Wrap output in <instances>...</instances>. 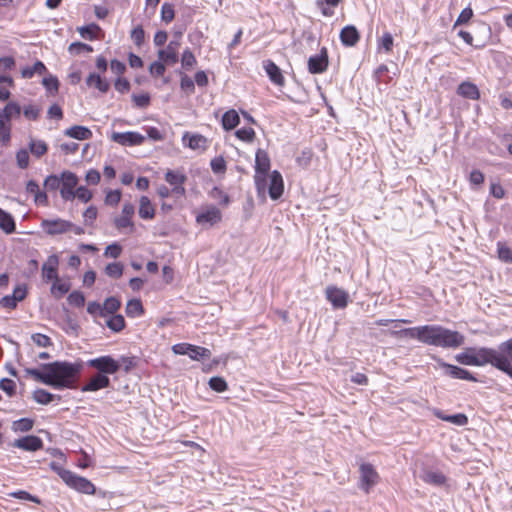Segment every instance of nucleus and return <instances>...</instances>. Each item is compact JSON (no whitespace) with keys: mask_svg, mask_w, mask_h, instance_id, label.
Listing matches in <instances>:
<instances>
[{"mask_svg":"<svg viewBox=\"0 0 512 512\" xmlns=\"http://www.w3.org/2000/svg\"><path fill=\"white\" fill-rule=\"evenodd\" d=\"M455 359L463 365L491 364L512 379V338L501 343L497 350L486 347L468 348L465 352L457 354Z\"/></svg>","mask_w":512,"mask_h":512,"instance_id":"f257e3e1","label":"nucleus"},{"mask_svg":"<svg viewBox=\"0 0 512 512\" xmlns=\"http://www.w3.org/2000/svg\"><path fill=\"white\" fill-rule=\"evenodd\" d=\"M395 337L405 336L420 342L441 347L456 349L465 342V336L458 331L450 330L441 325H423L391 331Z\"/></svg>","mask_w":512,"mask_h":512,"instance_id":"f03ea898","label":"nucleus"},{"mask_svg":"<svg viewBox=\"0 0 512 512\" xmlns=\"http://www.w3.org/2000/svg\"><path fill=\"white\" fill-rule=\"evenodd\" d=\"M81 364L66 361H55L44 364L43 369L49 371V386L55 389L73 388L81 371Z\"/></svg>","mask_w":512,"mask_h":512,"instance_id":"7ed1b4c3","label":"nucleus"},{"mask_svg":"<svg viewBox=\"0 0 512 512\" xmlns=\"http://www.w3.org/2000/svg\"><path fill=\"white\" fill-rule=\"evenodd\" d=\"M270 169V158L266 151L258 149L255 157V185L258 190L264 191L266 187V174Z\"/></svg>","mask_w":512,"mask_h":512,"instance_id":"20e7f679","label":"nucleus"},{"mask_svg":"<svg viewBox=\"0 0 512 512\" xmlns=\"http://www.w3.org/2000/svg\"><path fill=\"white\" fill-rule=\"evenodd\" d=\"M60 478L69 487L77 490L78 492L85 493V494H94L95 493V486L90 480H88L82 476H78L77 474L73 473L72 471H61Z\"/></svg>","mask_w":512,"mask_h":512,"instance_id":"39448f33","label":"nucleus"},{"mask_svg":"<svg viewBox=\"0 0 512 512\" xmlns=\"http://www.w3.org/2000/svg\"><path fill=\"white\" fill-rule=\"evenodd\" d=\"M87 365L103 375L115 374L121 368L120 362L109 355L90 359L87 361Z\"/></svg>","mask_w":512,"mask_h":512,"instance_id":"423d86ee","label":"nucleus"},{"mask_svg":"<svg viewBox=\"0 0 512 512\" xmlns=\"http://www.w3.org/2000/svg\"><path fill=\"white\" fill-rule=\"evenodd\" d=\"M40 226L46 234H48L50 236H55V235L64 234V233L70 231L72 222L61 219V218L43 219L41 221Z\"/></svg>","mask_w":512,"mask_h":512,"instance_id":"0eeeda50","label":"nucleus"},{"mask_svg":"<svg viewBox=\"0 0 512 512\" xmlns=\"http://www.w3.org/2000/svg\"><path fill=\"white\" fill-rule=\"evenodd\" d=\"M327 300L336 309H343L348 305L349 295L348 293L336 286H328L325 290Z\"/></svg>","mask_w":512,"mask_h":512,"instance_id":"6e6552de","label":"nucleus"},{"mask_svg":"<svg viewBox=\"0 0 512 512\" xmlns=\"http://www.w3.org/2000/svg\"><path fill=\"white\" fill-rule=\"evenodd\" d=\"M187 177L179 170H167L165 173V181L172 186V193L177 196L185 194L184 183Z\"/></svg>","mask_w":512,"mask_h":512,"instance_id":"1a4fd4ad","label":"nucleus"},{"mask_svg":"<svg viewBox=\"0 0 512 512\" xmlns=\"http://www.w3.org/2000/svg\"><path fill=\"white\" fill-rule=\"evenodd\" d=\"M111 139L122 146H138L144 143L145 136L133 131L114 132Z\"/></svg>","mask_w":512,"mask_h":512,"instance_id":"9d476101","label":"nucleus"},{"mask_svg":"<svg viewBox=\"0 0 512 512\" xmlns=\"http://www.w3.org/2000/svg\"><path fill=\"white\" fill-rule=\"evenodd\" d=\"M135 213V207L132 203H124L121 211V215L114 220V225L118 230L126 228L130 229V232L134 231V223L132 217Z\"/></svg>","mask_w":512,"mask_h":512,"instance_id":"9b49d317","label":"nucleus"},{"mask_svg":"<svg viewBox=\"0 0 512 512\" xmlns=\"http://www.w3.org/2000/svg\"><path fill=\"white\" fill-rule=\"evenodd\" d=\"M437 363H438L439 367L445 369L444 374L449 376V377H451V378L462 379V380H467V381H472V382H476L477 381L476 377L473 376L466 369H463L461 367H458V366H455V365H452V364H448V363L444 362L440 358L437 359Z\"/></svg>","mask_w":512,"mask_h":512,"instance_id":"f8f14e48","label":"nucleus"},{"mask_svg":"<svg viewBox=\"0 0 512 512\" xmlns=\"http://www.w3.org/2000/svg\"><path fill=\"white\" fill-rule=\"evenodd\" d=\"M361 488L369 492L370 488L379 481V475L370 463L360 465Z\"/></svg>","mask_w":512,"mask_h":512,"instance_id":"ddd939ff","label":"nucleus"},{"mask_svg":"<svg viewBox=\"0 0 512 512\" xmlns=\"http://www.w3.org/2000/svg\"><path fill=\"white\" fill-rule=\"evenodd\" d=\"M180 47L179 40H171L166 48L160 49L157 53L158 59L167 65H174L178 62V51Z\"/></svg>","mask_w":512,"mask_h":512,"instance_id":"4468645a","label":"nucleus"},{"mask_svg":"<svg viewBox=\"0 0 512 512\" xmlns=\"http://www.w3.org/2000/svg\"><path fill=\"white\" fill-rule=\"evenodd\" d=\"M328 67V53L327 49L323 47L320 53L311 56L308 59V70L312 74H321L327 70Z\"/></svg>","mask_w":512,"mask_h":512,"instance_id":"2eb2a0df","label":"nucleus"},{"mask_svg":"<svg viewBox=\"0 0 512 512\" xmlns=\"http://www.w3.org/2000/svg\"><path fill=\"white\" fill-rule=\"evenodd\" d=\"M11 445L24 451L35 452L43 448V441L38 436L28 435L15 439Z\"/></svg>","mask_w":512,"mask_h":512,"instance_id":"dca6fc26","label":"nucleus"},{"mask_svg":"<svg viewBox=\"0 0 512 512\" xmlns=\"http://www.w3.org/2000/svg\"><path fill=\"white\" fill-rule=\"evenodd\" d=\"M222 219L221 211L216 206H210L196 216V222L202 226H213Z\"/></svg>","mask_w":512,"mask_h":512,"instance_id":"f3484780","label":"nucleus"},{"mask_svg":"<svg viewBox=\"0 0 512 512\" xmlns=\"http://www.w3.org/2000/svg\"><path fill=\"white\" fill-rule=\"evenodd\" d=\"M59 264L58 256L50 255L42 265V278L45 282L56 280L58 277L57 268Z\"/></svg>","mask_w":512,"mask_h":512,"instance_id":"a211bd4d","label":"nucleus"},{"mask_svg":"<svg viewBox=\"0 0 512 512\" xmlns=\"http://www.w3.org/2000/svg\"><path fill=\"white\" fill-rule=\"evenodd\" d=\"M284 191V182L282 175L277 170H274L270 174V184H269V196L272 200L279 199Z\"/></svg>","mask_w":512,"mask_h":512,"instance_id":"6ab92c4d","label":"nucleus"},{"mask_svg":"<svg viewBox=\"0 0 512 512\" xmlns=\"http://www.w3.org/2000/svg\"><path fill=\"white\" fill-rule=\"evenodd\" d=\"M110 385V379L107 375L100 373L92 376L89 381L84 384L81 388L83 392H94L103 388H107Z\"/></svg>","mask_w":512,"mask_h":512,"instance_id":"aec40b11","label":"nucleus"},{"mask_svg":"<svg viewBox=\"0 0 512 512\" xmlns=\"http://www.w3.org/2000/svg\"><path fill=\"white\" fill-rule=\"evenodd\" d=\"M360 39L358 30L353 25L345 26L340 32V40L344 46H355Z\"/></svg>","mask_w":512,"mask_h":512,"instance_id":"412c9836","label":"nucleus"},{"mask_svg":"<svg viewBox=\"0 0 512 512\" xmlns=\"http://www.w3.org/2000/svg\"><path fill=\"white\" fill-rule=\"evenodd\" d=\"M263 67L269 77V79L278 86L284 85V77L280 68L271 60H266L263 62Z\"/></svg>","mask_w":512,"mask_h":512,"instance_id":"4be33fe9","label":"nucleus"},{"mask_svg":"<svg viewBox=\"0 0 512 512\" xmlns=\"http://www.w3.org/2000/svg\"><path fill=\"white\" fill-rule=\"evenodd\" d=\"M457 94L463 98L471 100H478L480 98V91L478 87L470 81H463L460 83L457 88Z\"/></svg>","mask_w":512,"mask_h":512,"instance_id":"5701e85b","label":"nucleus"},{"mask_svg":"<svg viewBox=\"0 0 512 512\" xmlns=\"http://www.w3.org/2000/svg\"><path fill=\"white\" fill-rule=\"evenodd\" d=\"M183 140H187V146L192 150L204 151L208 147V139L200 134L185 133Z\"/></svg>","mask_w":512,"mask_h":512,"instance_id":"b1692460","label":"nucleus"},{"mask_svg":"<svg viewBox=\"0 0 512 512\" xmlns=\"http://www.w3.org/2000/svg\"><path fill=\"white\" fill-rule=\"evenodd\" d=\"M433 414L438 418L446 422H450L456 426H465L468 424V417L463 413L455 415H445L440 409H433Z\"/></svg>","mask_w":512,"mask_h":512,"instance_id":"393cba45","label":"nucleus"},{"mask_svg":"<svg viewBox=\"0 0 512 512\" xmlns=\"http://www.w3.org/2000/svg\"><path fill=\"white\" fill-rule=\"evenodd\" d=\"M422 480L425 483L434 485V486H444L446 485L447 478L446 476L440 472V471H434V470H426L423 472Z\"/></svg>","mask_w":512,"mask_h":512,"instance_id":"a878e982","label":"nucleus"},{"mask_svg":"<svg viewBox=\"0 0 512 512\" xmlns=\"http://www.w3.org/2000/svg\"><path fill=\"white\" fill-rule=\"evenodd\" d=\"M77 31L84 39H88L90 41L99 39L100 34H102V29L99 25L95 23H91L87 26H81L77 28Z\"/></svg>","mask_w":512,"mask_h":512,"instance_id":"bb28decb","label":"nucleus"},{"mask_svg":"<svg viewBox=\"0 0 512 512\" xmlns=\"http://www.w3.org/2000/svg\"><path fill=\"white\" fill-rule=\"evenodd\" d=\"M64 134L77 140H88L92 137V132L84 126H72L65 130Z\"/></svg>","mask_w":512,"mask_h":512,"instance_id":"cd10ccee","label":"nucleus"},{"mask_svg":"<svg viewBox=\"0 0 512 512\" xmlns=\"http://www.w3.org/2000/svg\"><path fill=\"white\" fill-rule=\"evenodd\" d=\"M0 229L6 234H12L16 230L13 216L0 208Z\"/></svg>","mask_w":512,"mask_h":512,"instance_id":"c85d7f7f","label":"nucleus"},{"mask_svg":"<svg viewBox=\"0 0 512 512\" xmlns=\"http://www.w3.org/2000/svg\"><path fill=\"white\" fill-rule=\"evenodd\" d=\"M221 122L223 129L229 131L239 124L240 118L234 109H230L223 114Z\"/></svg>","mask_w":512,"mask_h":512,"instance_id":"c756f323","label":"nucleus"},{"mask_svg":"<svg viewBox=\"0 0 512 512\" xmlns=\"http://www.w3.org/2000/svg\"><path fill=\"white\" fill-rule=\"evenodd\" d=\"M139 216L142 219H153L155 216V209L147 196H142L139 201Z\"/></svg>","mask_w":512,"mask_h":512,"instance_id":"7c9ffc66","label":"nucleus"},{"mask_svg":"<svg viewBox=\"0 0 512 512\" xmlns=\"http://www.w3.org/2000/svg\"><path fill=\"white\" fill-rule=\"evenodd\" d=\"M86 84L90 87L95 86L102 93H106L110 88L109 82L103 79L99 74L95 73H91L87 77Z\"/></svg>","mask_w":512,"mask_h":512,"instance_id":"2f4dec72","label":"nucleus"},{"mask_svg":"<svg viewBox=\"0 0 512 512\" xmlns=\"http://www.w3.org/2000/svg\"><path fill=\"white\" fill-rule=\"evenodd\" d=\"M126 315L130 318H137L144 314V308L139 299H131L125 308Z\"/></svg>","mask_w":512,"mask_h":512,"instance_id":"473e14b6","label":"nucleus"},{"mask_svg":"<svg viewBox=\"0 0 512 512\" xmlns=\"http://www.w3.org/2000/svg\"><path fill=\"white\" fill-rule=\"evenodd\" d=\"M21 107L17 102H9L3 109H0L1 116L11 122L12 118L19 117L21 114Z\"/></svg>","mask_w":512,"mask_h":512,"instance_id":"72a5a7b5","label":"nucleus"},{"mask_svg":"<svg viewBox=\"0 0 512 512\" xmlns=\"http://www.w3.org/2000/svg\"><path fill=\"white\" fill-rule=\"evenodd\" d=\"M46 72V66L42 61H36L33 66H27L21 70V75L25 79L32 78L35 74L42 75Z\"/></svg>","mask_w":512,"mask_h":512,"instance_id":"f704fd0d","label":"nucleus"},{"mask_svg":"<svg viewBox=\"0 0 512 512\" xmlns=\"http://www.w3.org/2000/svg\"><path fill=\"white\" fill-rule=\"evenodd\" d=\"M33 399L39 404L47 405L54 401L55 399L59 400L60 396L54 395L45 389L39 388L33 392Z\"/></svg>","mask_w":512,"mask_h":512,"instance_id":"c9c22d12","label":"nucleus"},{"mask_svg":"<svg viewBox=\"0 0 512 512\" xmlns=\"http://www.w3.org/2000/svg\"><path fill=\"white\" fill-rule=\"evenodd\" d=\"M342 0H317L316 5L321 9L322 14L325 17H331L334 15L333 8L338 6Z\"/></svg>","mask_w":512,"mask_h":512,"instance_id":"e433bc0d","label":"nucleus"},{"mask_svg":"<svg viewBox=\"0 0 512 512\" xmlns=\"http://www.w3.org/2000/svg\"><path fill=\"white\" fill-rule=\"evenodd\" d=\"M70 283L69 282H63L59 278L53 281L52 287H51V293L56 298H61L63 295H65L70 290Z\"/></svg>","mask_w":512,"mask_h":512,"instance_id":"4c0bfd02","label":"nucleus"},{"mask_svg":"<svg viewBox=\"0 0 512 512\" xmlns=\"http://www.w3.org/2000/svg\"><path fill=\"white\" fill-rule=\"evenodd\" d=\"M188 356L192 360H203V359H209L211 357V351L205 347L196 346L191 344V350L190 354Z\"/></svg>","mask_w":512,"mask_h":512,"instance_id":"58836bf2","label":"nucleus"},{"mask_svg":"<svg viewBox=\"0 0 512 512\" xmlns=\"http://www.w3.org/2000/svg\"><path fill=\"white\" fill-rule=\"evenodd\" d=\"M78 184V177L75 173L64 171L61 174V187L68 189H75Z\"/></svg>","mask_w":512,"mask_h":512,"instance_id":"ea45409f","label":"nucleus"},{"mask_svg":"<svg viewBox=\"0 0 512 512\" xmlns=\"http://www.w3.org/2000/svg\"><path fill=\"white\" fill-rule=\"evenodd\" d=\"M33 420L29 418H21L12 423V430L15 432H28L33 428Z\"/></svg>","mask_w":512,"mask_h":512,"instance_id":"a19ab883","label":"nucleus"},{"mask_svg":"<svg viewBox=\"0 0 512 512\" xmlns=\"http://www.w3.org/2000/svg\"><path fill=\"white\" fill-rule=\"evenodd\" d=\"M107 326L114 332H120L125 327L124 317L120 314L113 315L106 322Z\"/></svg>","mask_w":512,"mask_h":512,"instance_id":"79ce46f5","label":"nucleus"},{"mask_svg":"<svg viewBox=\"0 0 512 512\" xmlns=\"http://www.w3.org/2000/svg\"><path fill=\"white\" fill-rule=\"evenodd\" d=\"M29 148L31 153L36 157L43 156L48 150L47 144L42 140H32L29 144Z\"/></svg>","mask_w":512,"mask_h":512,"instance_id":"37998d69","label":"nucleus"},{"mask_svg":"<svg viewBox=\"0 0 512 512\" xmlns=\"http://www.w3.org/2000/svg\"><path fill=\"white\" fill-rule=\"evenodd\" d=\"M120 306L121 302L116 297L107 298L104 301L103 305H101L102 311H105L106 313L109 314H114L120 308Z\"/></svg>","mask_w":512,"mask_h":512,"instance_id":"c03bdc74","label":"nucleus"},{"mask_svg":"<svg viewBox=\"0 0 512 512\" xmlns=\"http://www.w3.org/2000/svg\"><path fill=\"white\" fill-rule=\"evenodd\" d=\"M28 375H31L34 377L35 380L42 382L43 384L49 385L50 377H49V371L41 372L38 369L35 368H28L25 370Z\"/></svg>","mask_w":512,"mask_h":512,"instance_id":"a18cd8bd","label":"nucleus"},{"mask_svg":"<svg viewBox=\"0 0 512 512\" xmlns=\"http://www.w3.org/2000/svg\"><path fill=\"white\" fill-rule=\"evenodd\" d=\"M105 273L112 278H120L123 274V265L119 262L109 263L105 268Z\"/></svg>","mask_w":512,"mask_h":512,"instance_id":"49530a36","label":"nucleus"},{"mask_svg":"<svg viewBox=\"0 0 512 512\" xmlns=\"http://www.w3.org/2000/svg\"><path fill=\"white\" fill-rule=\"evenodd\" d=\"M209 386L216 392H224L228 389V385L225 379L218 376L210 378Z\"/></svg>","mask_w":512,"mask_h":512,"instance_id":"de8ad7c7","label":"nucleus"},{"mask_svg":"<svg viewBox=\"0 0 512 512\" xmlns=\"http://www.w3.org/2000/svg\"><path fill=\"white\" fill-rule=\"evenodd\" d=\"M68 51L71 54H80L83 52L91 53L93 52L92 46L82 43V42H73L69 45Z\"/></svg>","mask_w":512,"mask_h":512,"instance_id":"09e8293b","label":"nucleus"},{"mask_svg":"<svg viewBox=\"0 0 512 512\" xmlns=\"http://www.w3.org/2000/svg\"><path fill=\"white\" fill-rule=\"evenodd\" d=\"M235 135L238 139L245 141V142H252L255 138V131L250 127H243L238 129L235 132Z\"/></svg>","mask_w":512,"mask_h":512,"instance_id":"8fccbe9b","label":"nucleus"},{"mask_svg":"<svg viewBox=\"0 0 512 512\" xmlns=\"http://www.w3.org/2000/svg\"><path fill=\"white\" fill-rule=\"evenodd\" d=\"M67 301L72 306L83 307L85 304V296L80 291H73L69 294Z\"/></svg>","mask_w":512,"mask_h":512,"instance_id":"3c124183","label":"nucleus"},{"mask_svg":"<svg viewBox=\"0 0 512 512\" xmlns=\"http://www.w3.org/2000/svg\"><path fill=\"white\" fill-rule=\"evenodd\" d=\"M196 62L197 61L193 52L189 48L185 49L181 57L182 66L186 69H189L192 68L196 64Z\"/></svg>","mask_w":512,"mask_h":512,"instance_id":"603ef678","label":"nucleus"},{"mask_svg":"<svg viewBox=\"0 0 512 512\" xmlns=\"http://www.w3.org/2000/svg\"><path fill=\"white\" fill-rule=\"evenodd\" d=\"M43 86L46 88L47 91L50 93H56L59 89V81L55 76H47L44 77L42 80Z\"/></svg>","mask_w":512,"mask_h":512,"instance_id":"864d4df0","label":"nucleus"},{"mask_svg":"<svg viewBox=\"0 0 512 512\" xmlns=\"http://www.w3.org/2000/svg\"><path fill=\"white\" fill-rule=\"evenodd\" d=\"M174 7L171 3H164L161 7V19L165 23H170L174 19Z\"/></svg>","mask_w":512,"mask_h":512,"instance_id":"5fc2aeb1","label":"nucleus"},{"mask_svg":"<svg viewBox=\"0 0 512 512\" xmlns=\"http://www.w3.org/2000/svg\"><path fill=\"white\" fill-rule=\"evenodd\" d=\"M9 495L16 499L27 500V501H31V502H34L37 504L41 503V500L38 497H36L24 490H18V491L10 493Z\"/></svg>","mask_w":512,"mask_h":512,"instance_id":"6e6d98bb","label":"nucleus"},{"mask_svg":"<svg viewBox=\"0 0 512 512\" xmlns=\"http://www.w3.org/2000/svg\"><path fill=\"white\" fill-rule=\"evenodd\" d=\"M131 39L135 43V45L138 47H140L144 43L145 32L141 25L136 26L131 31Z\"/></svg>","mask_w":512,"mask_h":512,"instance_id":"4d7b16f0","label":"nucleus"},{"mask_svg":"<svg viewBox=\"0 0 512 512\" xmlns=\"http://www.w3.org/2000/svg\"><path fill=\"white\" fill-rule=\"evenodd\" d=\"M497 246L499 259L506 263L512 262V249L504 244H501L500 242L497 244Z\"/></svg>","mask_w":512,"mask_h":512,"instance_id":"13d9d810","label":"nucleus"},{"mask_svg":"<svg viewBox=\"0 0 512 512\" xmlns=\"http://www.w3.org/2000/svg\"><path fill=\"white\" fill-rule=\"evenodd\" d=\"M165 65L167 64L161 60L151 63L149 67L150 74L155 77L163 76L166 70Z\"/></svg>","mask_w":512,"mask_h":512,"instance_id":"bf43d9fd","label":"nucleus"},{"mask_svg":"<svg viewBox=\"0 0 512 512\" xmlns=\"http://www.w3.org/2000/svg\"><path fill=\"white\" fill-rule=\"evenodd\" d=\"M61 185V176L49 175L44 181V187L47 190L55 191Z\"/></svg>","mask_w":512,"mask_h":512,"instance_id":"052dcab7","label":"nucleus"},{"mask_svg":"<svg viewBox=\"0 0 512 512\" xmlns=\"http://www.w3.org/2000/svg\"><path fill=\"white\" fill-rule=\"evenodd\" d=\"M16 161H17V165L21 168V169H26L29 165V153L26 149H20L17 153H16Z\"/></svg>","mask_w":512,"mask_h":512,"instance_id":"680f3d73","label":"nucleus"},{"mask_svg":"<svg viewBox=\"0 0 512 512\" xmlns=\"http://www.w3.org/2000/svg\"><path fill=\"white\" fill-rule=\"evenodd\" d=\"M211 169L214 173H224L226 170V162L222 157H216L211 160Z\"/></svg>","mask_w":512,"mask_h":512,"instance_id":"e2e57ef3","label":"nucleus"},{"mask_svg":"<svg viewBox=\"0 0 512 512\" xmlns=\"http://www.w3.org/2000/svg\"><path fill=\"white\" fill-rule=\"evenodd\" d=\"M0 388L12 397L15 394L16 385L13 380L3 378L0 380Z\"/></svg>","mask_w":512,"mask_h":512,"instance_id":"0e129e2a","label":"nucleus"},{"mask_svg":"<svg viewBox=\"0 0 512 512\" xmlns=\"http://www.w3.org/2000/svg\"><path fill=\"white\" fill-rule=\"evenodd\" d=\"M121 200V192L120 190H110L107 192L105 197V203L107 205L115 206Z\"/></svg>","mask_w":512,"mask_h":512,"instance_id":"69168bd1","label":"nucleus"},{"mask_svg":"<svg viewBox=\"0 0 512 512\" xmlns=\"http://www.w3.org/2000/svg\"><path fill=\"white\" fill-rule=\"evenodd\" d=\"M121 252H122V247L117 243H113L106 247L104 255L106 257H111V258L116 259L121 255Z\"/></svg>","mask_w":512,"mask_h":512,"instance_id":"338daca9","label":"nucleus"},{"mask_svg":"<svg viewBox=\"0 0 512 512\" xmlns=\"http://www.w3.org/2000/svg\"><path fill=\"white\" fill-rule=\"evenodd\" d=\"M32 340L39 347H48L52 344L51 339L48 336L41 333L33 334Z\"/></svg>","mask_w":512,"mask_h":512,"instance_id":"774afa93","label":"nucleus"}]
</instances>
